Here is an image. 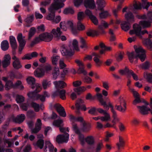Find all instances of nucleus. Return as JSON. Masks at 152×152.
Returning <instances> with one entry per match:
<instances>
[{
	"label": "nucleus",
	"mask_w": 152,
	"mask_h": 152,
	"mask_svg": "<svg viewBox=\"0 0 152 152\" xmlns=\"http://www.w3.org/2000/svg\"><path fill=\"white\" fill-rule=\"evenodd\" d=\"M110 15V14L107 11H103L99 14V17L101 19H104Z\"/></svg>",
	"instance_id": "obj_47"
},
{
	"label": "nucleus",
	"mask_w": 152,
	"mask_h": 152,
	"mask_svg": "<svg viewBox=\"0 0 152 152\" xmlns=\"http://www.w3.org/2000/svg\"><path fill=\"white\" fill-rule=\"evenodd\" d=\"M125 144V141L124 138L121 136H118V142L116 144L118 150H120L121 148L123 147Z\"/></svg>",
	"instance_id": "obj_30"
},
{
	"label": "nucleus",
	"mask_w": 152,
	"mask_h": 152,
	"mask_svg": "<svg viewBox=\"0 0 152 152\" xmlns=\"http://www.w3.org/2000/svg\"><path fill=\"white\" fill-rule=\"evenodd\" d=\"M11 57L8 54L5 55L3 58V60L1 62L3 68H6L10 65L11 63Z\"/></svg>",
	"instance_id": "obj_17"
},
{
	"label": "nucleus",
	"mask_w": 152,
	"mask_h": 152,
	"mask_svg": "<svg viewBox=\"0 0 152 152\" xmlns=\"http://www.w3.org/2000/svg\"><path fill=\"white\" fill-rule=\"evenodd\" d=\"M129 9H128L127 7H125L123 9L122 11L123 12H128L125 14V18L128 22H133L134 21V16L131 12H129Z\"/></svg>",
	"instance_id": "obj_18"
},
{
	"label": "nucleus",
	"mask_w": 152,
	"mask_h": 152,
	"mask_svg": "<svg viewBox=\"0 0 152 152\" xmlns=\"http://www.w3.org/2000/svg\"><path fill=\"white\" fill-rule=\"evenodd\" d=\"M151 21H147L146 20H142L140 22L139 24H135L133 26V29L129 31V34L131 35L135 34L140 38H142V35L145 33L148 34V31L145 30L141 31V27L142 26L143 28H148L151 26Z\"/></svg>",
	"instance_id": "obj_1"
},
{
	"label": "nucleus",
	"mask_w": 152,
	"mask_h": 152,
	"mask_svg": "<svg viewBox=\"0 0 152 152\" xmlns=\"http://www.w3.org/2000/svg\"><path fill=\"white\" fill-rule=\"evenodd\" d=\"M83 0H74V6L76 7H79L83 3Z\"/></svg>",
	"instance_id": "obj_61"
},
{
	"label": "nucleus",
	"mask_w": 152,
	"mask_h": 152,
	"mask_svg": "<svg viewBox=\"0 0 152 152\" xmlns=\"http://www.w3.org/2000/svg\"><path fill=\"white\" fill-rule=\"evenodd\" d=\"M59 57L58 56H53L52 58V64L54 65H56L58 64V60L59 59Z\"/></svg>",
	"instance_id": "obj_58"
},
{
	"label": "nucleus",
	"mask_w": 152,
	"mask_h": 152,
	"mask_svg": "<svg viewBox=\"0 0 152 152\" xmlns=\"http://www.w3.org/2000/svg\"><path fill=\"white\" fill-rule=\"evenodd\" d=\"M51 33L53 34L55 37L56 38H59L62 34V32L61 31V29L59 27H58L56 29H53Z\"/></svg>",
	"instance_id": "obj_26"
},
{
	"label": "nucleus",
	"mask_w": 152,
	"mask_h": 152,
	"mask_svg": "<svg viewBox=\"0 0 152 152\" xmlns=\"http://www.w3.org/2000/svg\"><path fill=\"white\" fill-rule=\"evenodd\" d=\"M34 88H35L34 92L36 93L39 92L41 91L42 88L41 87V84L39 83H36L33 86Z\"/></svg>",
	"instance_id": "obj_53"
},
{
	"label": "nucleus",
	"mask_w": 152,
	"mask_h": 152,
	"mask_svg": "<svg viewBox=\"0 0 152 152\" xmlns=\"http://www.w3.org/2000/svg\"><path fill=\"white\" fill-rule=\"evenodd\" d=\"M92 56H94L93 59L94 61L96 63V66H99L100 64L102 63V62L99 59V58L100 57V56L95 53H93L92 54Z\"/></svg>",
	"instance_id": "obj_33"
},
{
	"label": "nucleus",
	"mask_w": 152,
	"mask_h": 152,
	"mask_svg": "<svg viewBox=\"0 0 152 152\" xmlns=\"http://www.w3.org/2000/svg\"><path fill=\"white\" fill-rule=\"evenodd\" d=\"M86 34L88 36L93 37L98 35L99 32L96 31L90 30L86 32Z\"/></svg>",
	"instance_id": "obj_50"
},
{
	"label": "nucleus",
	"mask_w": 152,
	"mask_h": 152,
	"mask_svg": "<svg viewBox=\"0 0 152 152\" xmlns=\"http://www.w3.org/2000/svg\"><path fill=\"white\" fill-rule=\"evenodd\" d=\"M139 112L143 115H147L148 113L150 108L144 105L142 106H137Z\"/></svg>",
	"instance_id": "obj_22"
},
{
	"label": "nucleus",
	"mask_w": 152,
	"mask_h": 152,
	"mask_svg": "<svg viewBox=\"0 0 152 152\" xmlns=\"http://www.w3.org/2000/svg\"><path fill=\"white\" fill-rule=\"evenodd\" d=\"M25 119V116L23 114L19 115L13 120L14 122L20 123L23 122Z\"/></svg>",
	"instance_id": "obj_31"
},
{
	"label": "nucleus",
	"mask_w": 152,
	"mask_h": 152,
	"mask_svg": "<svg viewBox=\"0 0 152 152\" xmlns=\"http://www.w3.org/2000/svg\"><path fill=\"white\" fill-rule=\"evenodd\" d=\"M4 87L6 90H9L12 88H14V84L12 81L8 80L5 83Z\"/></svg>",
	"instance_id": "obj_38"
},
{
	"label": "nucleus",
	"mask_w": 152,
	"mask_h": 152,
	"mask_svg": "<svg viewBox=\"0 0 152 152\" xmlns=\"http://www.w3.org/2000/svg\"><path fill=\"white\" fill-rule=\"evenodd\" d=\"M143 43L148 48H152V42L149 39H145L143 41Z\"/></svg>",
	"instance_id": "obj_45"
},
{
	"label": "nucleus",
	"mask_w": 152,
	"mask_h": 152,
	"mask_svg": "<svg viewBox=\"0 0 152 152\" xmlns=\"http://www.w3.org/2000/svg\"><path fill=\"white\" fill-rule=\"evenodd\" d=\"M60 27L61 28L65 31L66 30L67 27H69L72 30V32L74 34H77V33L75 32L73 29V23L71 21H68L67 24L64 21L61 22L60 23Z\"/></svg>",
	"instance_id": "obj_11"
},
{
	"label": "nucleus",
	"mask_w": 152,
	"mask_h": 152,
	"mask_svg": "<svg viewBox=\"0 0 152 152\" xmlns=\"http://www.w3.org/2000/svg\"><path fill=\"white\" fill-rule=\"evenodd\" d=\"M77 27V29L79 31H83L85 28V26L81 23L80 21L78 22Z\"/></svg>",
	"instance_id": "obj_60"
},
{
	"label": "nucleus",
	"mask_w": 152,
	"mask_h": 152,
	"mask_svg": "<svg viewBox=\"0 0 152 152\" xmlns=\"http://www.w3.org/2000/svg\"><path fill=\"white\" fill-rule=\"evenodd\" d=\"M84 13L83 12H79L77 14V19L78 21L82 20L84 17Z\"/></svg>",
	"instance_id": "obj_63"
},
{
	"label": "nucleus",
	"mask_w": 152,
	"mask_h": 152,
	"mask_svg": "<svg viewBox=\"0 0 152 152\" xmlns=\"http://www.w3.org/2000/svg\"><path fill=\"white\" fill-rule=\"evenodd\" d=\"M25 38V36H23L21 33L19 34L17 37V40L19 43V51L20 54L21 53L26 44V41Z\"/></svg>",
	"instance_id": "obj_9"
},
{
	"label": "nucleus",
	"mask_w": 152,
	"mask_h": 152,
	"mask_svg": "<svg viewBox=\"0 0 152 152\" xmlns=\"http://www.w3.org/2000/svg\"><path fill=\"white\" fill-rule=\"evenodd\" d=\"M45 147L46 148H48L50 152H56L57 149L54 148L53 145L49 141H47L45 142Z\"/></svg>",
	"instance_id": "obj_24"
},
{
	"label": "nucleus",
	"mask_w": 152,
	"mask_h": 152,
	"mask_svg": "<svg viewBox=\"0 0 152 152\" xmlns=\"http://www.w3.org/2000/svg\"><path fill=\"white\" fill-rule=\"evenodd\" d=\"M41 126V120L39 119H37L35 125V128L34 129H32V132L34 133H37L40 129Z\"/></svg>",
	"instance_id": "obj_23"
},
{
	"label": "nucleus",
	"mask_w": 152,
	"mask_h": 152,
	"mask_svg": "<svg viewBox=\"0 0 152 152\" xmlns=\"http://www.w3.org/2000/svg\"><path fill=\"white\" fill-rule=\"evenodd\" d=\"M10 41L12 49L14 50L16 49L18 45L15 38L12 36H10Z\"/></svg>",
	"instance_id": "obj_27"
},
{
	"label": "nucleus",
	"mask_w": 152,
	"mask_h": 152,
	"mask_svg": "<svg viewBox=\"0 0 152 152\" xmlns=\"http://www.w3.org/2000/svg\"><path fill=\"white\" fill-rule=\"evenodd\" d=\"M82 126V127L81 128L80 130L81 131L84 132H88L90 130L91 127L90 125L86 126V124L85 126Z\"/></svg>",
	"instance_id": "obj_54"
},
{
	"label": "nucleus",
	"mask_w": 152,
	"mask_h": 152,
	"mask_svg": "<svg viewBox=\"0 0 152 152\" xmlns=\"http://www.w3.org/2000/svg\"><path fill=\"white\" fill-rule=\"evenodd\" d=\"M84 4L87 9H93L95 7L94 0H84Z\"/></svg>",
	"instance_id": "obj_21"
},
{
	"label": "nucleus",
	"mask_w": 152,
	"mask_h": 152,
	"mask_svg": "<svg viewBox=\"0 0 152 152\" xmlns=\"http://www.w3.org/2000/svg\"><path fill=\"white\" fill-rule=\"evenodd\" d=\"M44 144V142L43 139H39L37 142L34 143V145L36 147L42 149L43 147Z\"/></svg>",
	"instance_id": "obj_43"
},
{
	"label": "nucleus",
	"mask_w": 152,
	"mask_h": 152,
	"mask_svg": "<svg viewBox=\"0 0 152 152\" xmlns=\"http://www.w3.org/2000/svg\"><path fill=\"white\" fill-rule=\"evenodd\" d=\"M127 67H126L124 69H121L119 71V72L121 75H124L125 74H127L129 75L130 73V70Z\"/></svg>",
	"instance_id": "obj_51"
},
{
	"label": "nucleus",
	"mask_w": 152,
	"mask_h": 152,
	"mask_svg": "<svg viewBox=\"0 0 152 152\" xmlns=\"http://www.w3.org/2000/svg\"><path fill=\"white\" fill-rule=\"evenodd\" d=\"M65 93V90H58L53 92V96L54 97L59 96L62 99H64L66 98Z\"/></svg>",
	"instance_id": "obj_19"
},
{
	"label": "nucleus",
	"mask_w": 152,
	"mask_h": 152,
	"mask_svg": "<svg viewBox=\"0 0 152 152\" xmlns=\"http://www.w3.org/2000/svg\"><path fill=\"white\" fill-rule=\"evenodd\" d=\"M75 62L79 67L77 70V72L79 74L82 73L84 75H87V72L85 69V66L83 63L78 59L76 60Z\"/></svg>",
	"instance_id": "obj_12"
},
{
	"label": "nucleus",
	"mask_w": 152,
	"mask_h": 152,
	"mask_svg": "<svg viewBox=\"0 0 152 152\" xmlns=\"http://www.w3.org/2000/svg\"><path fill=\"white\" fill-rule=\"evenodd\" d=\"M105 1L104 0H99L97 3V8L98 10H102L105 7Z\"/></svg>",
	"instance_id": "obj_35"
},
{
	"label": "nucleus",
	"mask_w": 152,
	"mask_h": 152,
	"mask_svg": "<svg viewBox=\"0 0 152 152\" xmlns=\"http://www.w3.org/2000/svg\"><path fill=\"white\" fill-rule=\"evenodd\" d=\"M53 38V35L50 33H45L40 35L38 37L36 38L33 42L34 43H36L41 40L48 42L50 41Z\"/></svg>",
	"instance_id": "obj_7"
},
{
	"label": "nucleus",
	"mask_w": 152,
	"mask_h": 152,
	"mask_svg": "<svg viewBox=\"0 0 152 152\" xmlns=\"http://www.w3.org/2000/svg\"><path fill=\"white\" fill-rule=\"evenodd\" d=\"M96 96L97 97L99 102L104 107L107 106V104L104 101L103 99V96L101 94L98 93L96 94Z\"/></svg>",
	"instance_id": "obj_40"
},
{
	"label": "nucleus",
	"mask_w": 152,
	"mask_h": 152,
	"mask_svg": "<svg viewBox=\"0 0 152 152\" xmlns=\"http://www.w3.org/2000/svg\"><path fill=\"white\" fill-rule=\"evenodd\" d=\"M4 142L5 143L8 144V147H10L12 146L14 143L13 139H6L4 140Z\"/></svg>",
	"instance_id": "obj_59"
},
{
	"label": "nucleus",
	"mask_w": 152,
	"mask_h": 152,
	"mask_svg": "<svg viewBox=\"0 0 152 152\" xmlns=\"http://www.w3.org/2000/svg\"><path fill=\"white\" fill-rule=\"evenodd\" d=\"M78 42L76 39H74L70 42L68 46L62 45L61 46V53L63 56H66L71 55L75 50H79Z\"/></svg>",
	"instance_id": "obj_4"
},
{
	"label": "nucleus",
	"mask_w": 152,
	"mask_h": 152,
	"mask_svg": "<svg viewBox=\"0 0 152 152\" xmlns=\"http://www.w3.org/2000/svg\"><path fill=\"white\" fill-rule=\"evenodd\" d=\"M25 100L24 97L22 95H18L16 97V100L18 103H20L23 102Z\"/></svg>",
	"instance_id": "obj_52"
},
{
	"label": "nucleus",
	"mask_w": 152,
	"mask_h": 152,
	"mask_svg": "<svg viewBox=\"0 0 152 152\" xmlns=\"http://www.w3.org/2000/svg\"><path fill=\"white\" fill-rule=\"evenodd\" d=\"M142 18H145L146 19L150 21H152V11H149L147 13L146 15L143 16Z\"/></svg>",
	"instance_id": "obj_55"
},
{
	"label": "nucleus",
	"mask_w": 152,
	"mask_h": 152,
	"mask_svg": "<svg viewBox=\"0 0 152 152\" xmlns=\"http://www.w3.org/2000/svg\"><path fill=\"white\" fill-rule=\"evenodd\" d=\"M152 6V2H149L147 0H142V4L138 1H135L134 2L133 7L135 10H140L142 7L147 10L149 6Z\"/></svg>",
	"instance_id": "obj_6"
},
{
	"label": "nucleus",
	"mask_w": 152,
	"mask_h": 152,
	"mask_svg": "<svg viewBox=\"0 0 152 152\" xmlns=\"http://www.w3.org/2000/svg\"><path fill=\"white\" fill-rule=\"evenodd\" d=\"M34 16L33 15H28L25 19V21L28 23H31L34 20Z\"/></svg>",
	"instance_id": "obj_56"
},
{
	"label": "nucleus",
	"mask_w": 152,
	"mask_h": 152,
	"mask_svg": "<svg viewBox=\"0 0 152 152\" xmlns=\"http://www.w3.org/2000/svg\"><path fill=\"white\" fill-rule=\"evenodd\" d=\"M34 75L38 77H42L45 75V71L42 69L38 68L34 72Z\"/></svg>",
	"instance_id": "obj_29"
},
{
	"label": "nucleus",
	"mask_w": 152,
	"mask_h": 152,
	"mask_svg": "<svg viewBox=\"0 0 152 152\" xmlns=\"http://www.w3.org/2000/svg\"><path fill=\"white\" fill-rule=\"evenodd\" d=\"M121 25L122 29L125 31L129 30L131 27L130 24L126 21H123Z\"/></svg>",
	"instance_id": "obj_34"
},
{
	"label": "nucleus",
	"mask_w": 152,
	"mask_h": 152,
	"mask_svg": "<svg viewBox=\"0 0 152 152\" xmlns=\"http://www.w3.org/2000/svg\"><path fill=\"white\" fill-rule=\"evenodd\" d=\"M54 107L60 116L63 117L66 116V114L64 109L60 104H55L54 105Z\"/></svg>",
	"instance_id": "obj_16"
},
{
	"label": "nucleus",
	"mask_w": 152,
	"mask_h": 152,
	"mask_svg": "<svg viewBox=\"0 0 152 152\" xmlns=\"http://www.w3.org/2000/svg\"><path fill=\"white\" fill-rule=\"evenodd\" d=\"M110 107L111 108V110L112 113V117L113 118V120L112 121V123L115 124L116 122L119 121V119L117 117V114L116 112L114 109L112 105L110 102H109L108 104H107V106L105 107Z\"/></svg>",
	"instance_id": "obj_14"
},
{
	"label": "nucleus",
	"mask_w": 152,
	"mask_h": 152,
	"mask_svg": "<svg viewBox=\"0 0 152 152\" xmlns=\"http://www.w3.org/2000/svg\"><path fill=\"white\" fill-rule=\"evenodd\" d=\"M84 103V101L80 99H78L77 101L75 104L77 110L76 112L77 113H79L80 110L84 111H86V108L85 105L83 104Z\"/></svg>",
	"instance_id": "obj_13"
},
{
	"label": "nucleus",
	"mask_w": 152,
	"mask_h": 152,
	"mask_svg": "<svg viewBox=\"0 0 152 152\" xmlns=\"http://www.w3.org/2000/svg\"><path fill=\"white\" fill-rule=\"evenodd\" d=\"M144 76L148 82L149 83L152 82V74L147 72H145L144 74Z\"/></svg>",
	"instance_id": "obj_49"
},
{
	"label": "nucleus",
	"mask_w": 152,
	"mask_h": 152,
	"mask_svg": "<svg viewBox=\"0 0 152 152\" xmlns=\"http://www.w3.org/2000/svg\"><path fill=\"white\" fill-rule=\"evenodd\" d=\"M13 60L12 62V66L14 69H21L22 66L18 58L14 56L12 57Z\"/></svg>",
	"instance_id": "obj_15"
},
{
	"label": "nucleus",
	"mask_w": 152,
	"mask_h": 152,
	"mask_svg": "<svg viewBox=\"0 0 152 152\" xmlns=\"http://www.w3.org/2000/svg\"><path fill=\"white\" fill-rule=\"evenodd\" d=\"M1 48L3 51H6L8 49L9 47V43L7 40H4L1 44Z\"/></svg>",
	"instance_id": "obj_37"
},
{
	"label": "nucleus",
	"mask_w": 152,
	"mask_h": 152,
	"mask_svg": "<svg viewBox=\"0 0 152 152\" xmlns=\"http://www.w3.org/2000/svg\"><path fill=\"white\" fill-rule=\"evenodd\" d=\"M134 48L135 52H128L127 53L130 62H132L134 59L137 58V57L139 58L142 61H143L146 58L145 50L143 49L142 47L139 46L134 45Z\"/></svg>",
	"instance_id": "obj_3"
},
{
	"label": "nucleus",
	"mask_w": 152,
	"mask_h": 152,
	"mask_svg": "<svg viewBox=\"0 0 152 152\" xmlns=\"http://www.w3.org/2000/svg\"><path fill=\"white\" fill-rule=\"evenodd\" d=\"M28 84L31 86L32 88H34L33 86L35 85V79L31 77H28L26 79Z\"/></svg>",
	"instance_id": "obj_42"
},
{
	"label": "nucleus",
	"mask_w": 152,
	"mask_h": 152,
	"mask_svg": "<svg viewBox=\"0 0 152 152\" xmlns=\"http://www.w3.org/2000/svg\"><path fill=\"white\" fill-rule=\"evenodd\" d=\"M42 83V87L44 89H46L50 87L51 85L50 81H48L46 79L43 80Z\"/></svg>",
	"instance_id": "obj_36"
},
{
	"label": "nucleus",
	"mask_w": 152,
	"mask_h": 152,
	"mask_svg": "<svg viewBox=\"0 0 152 152\" xmlns=\"http://www.w3.org/2000/svg\"><path fill=\"white\" fill-rule=\"evenodd\" d=\"M31 106L32 107L35 111L38 112L40 109L43 110L44 107L42 105H39V104L34 102H32L31 104Z\"/></svg>",
	"instance_id": "obj_32"
},
{
	"label": "nucleus",
	"mask_w": 152,
	"mask_h": 152,
	"mask_svg": "<svg viewBox=\"0 0 152 152\" xmlns=\"http://www.w3.org/2000/svg\"><path fill=\"white\" fill-rule=\"evenodd\" d=\"M79 139L81 144L82 145H84L85 141L89 145H92L94 143V139L92 136H88L84 139V135L80 134L79 136Z\"/></svg>",
	"instance_id": "obj_8"
},
{
	"label": "nucleus",
	"mask_w": 152,
	"mask_h": 152,
	"mask_svg": "<svg viewBox=\"0 0 152 152\" xmlns=\"http://www.w3.org/2000/svg\"><path fill=\"white\" fill-rule=\"evenodd\" d=\"M66 0H54L48 9L50 13L46 16V19L52 22L55 16V12L57 10L63 7L64 6V2Z\"/></svg>",
	"instance_id": "obj_2"
},
{
	"label": "nucleus",
	"mask_w": 152,
	"mask_h": 152,
	"mask_svg": "<svg viewBox=\"0 0 152 152\" xmlns=\"http://www.w3.org/2000/svg\"><path fill=\"white\" fill-rule=\"evenodd\" d=\"M60 74L61 72L59 67L57 66L54 67L52 73L53 79L54 80L56 79Z\"/></svg>",
	"instance_id": "obj_25"
},
{
	"label": "nucleus",
	"mask_w": 152,
	"mask_h": 152,
	"mask_svg": "<svg viewBox=\"0 0 152 152\" xmlns=\"http://www.w3.org/2000/svg\"><path fill=\"white\" fill-rule=\"evenodd\" d=\"M69 134L68 133L58 135L56 138V141L59 143H67L69 140Z\"/></svg>",
	"instance_id": "obj_10"
},
{
	"label": "nucleus",
	"mask_w": 152,
	"mask_h": 152,
	"mask_svg": "<svg viewBox=\"0 0 152 152\" xmlns=\"http://www.w3.org/2000/svg\"><path fill=\"white\" fill-rule=\"evenodd\" d=\"M80 43L81 44L80 47L82 48H87L86 41L83 37H80Z\"/></svg>",
	"instance_id": "obj_48"
},
{
	"label": "nucleus",
	"mask_w": 152,
	"mask_h": 152,
	"mask_svg": "<svg viewBox=\"0 0 152 152\" xmlns=\"http://www.w3.org/2000/svg\"><path fill=\"white\" fill-rule=\"evenodd\" d=\"M69 118L70 121L72 122L76 121L80 122L81 123V125L85 126L86 124V122L83 120V118L82 117L75 118L72 115H70Z\"/></svg>",
	"instance_id": "obj_20"
},
{
	"label": "nucleus",
	"mask_w": 152,
	"mask_h": 152,
	"mask_svg": "<svg viewBox=\"0 0 152 152\" xmlns=\"http://www.w3.org/2000/svg\"><path fill=\"white\" fill-rule=\"evenodd\" d=\"M18 88L20 90H23L24 87L22 84L21 81L18 80L14 84V88Z\"/></svg>",
	"instance_id": "obj_44"
},
{
	"label": "nucleus",
	"mask_w": 152,
	"mask_h": 152,
	"mask_svg": "<svg viewBox=\"0 0 152 152\" xmlns=\"http://www.w3.org/2000/svg\"><path fill=\"white\" fill-rule=\"evenodd\" d=\"M97 110L100 113L103 114L104 115V116L93 117V119L95 121H97L99 119H100L101 121L103 122L107 121L110 120L111 117L110 115L106 110L100 108H98Z\"/></svg>",
	"instance_id": "obj_5"
},
{
	"label": "nucleus",
	"mask_w": 152,
	"mask_h": 152,
	"mask_svg": "<svg viewBox=\"0 0 152 152\" xmlns=\"http://www.w3.org/2000/svg\"><path fill=\"white\" fill-rule=\"evenodd\" d=\"M118 103L119 105H126L125 99L121 96L119 97L118 100Z\"/></svg>",
	"instance_id": "obj_64"
},
{
	"label": "nucleus",
	"mask_w": 152,
	"mask_h": 152,
	"mask_svg": "<svg viewBox=\"0 0 152 152\" xmlns=\"http://www.w3.org/2000/svg\"><path fill=\"white\" fill-rule=\"evenodd\" d=\"M35 96L36 98L34 99V100L39 99L42 102H44L45 101V97L43 95L37 94Z\"/></svg>",
	"instance_id": "obj_62"
},
{
	"label": "nucleus",
	"mask_w": 152,
	"mask_h": 152,
	"mask_svg": "<svg viewBox=\"0 0 152 152\" xmlns=\"http://www.w3.org/2000/svg\"><path fill=\"white\" fill-rule=\"evenodd\" d=\"M72 129L76 133L79 135L81 134H80V130L76 124L74 123L72 124Z\"/></svg>",
	"instance_id": "obj_57"
},
{
	"label": "nucleus",
	"mask_w": 152,
	"mask_h": 152,
	"mask_svg": "<svg viewBox=\"0 0 152 152\" xmlns=\"http://www.w3.org/2000/svg\"><path fill=\"white\" fill-rule=\"evenodd\" d=\"M53 84L56 88H63L66 86V84L62 81H55L53 82Z\"/></svg>",
	"instance_id": "obj_28"
},
{
	"label": "nucleus",
	"mask_w": 152,
	"mask_h": 152,
	"mask_svg": "<svg viewBox=\"0 0 152 152\" xmlns=\"http://www.w3.org/2000/svg\"><path fill=\"white\" fill-rule=\"evenodd\" d=\"M75 12L74 10L71 7H68L65 9L63 11V13L64 14H73Z\"/></svg>",
	"instance_id": "obj_46"
},
{
	"label": "nucleus",
	"mask_w": 152,
	"mask_h": 152,
	"mask_svg": "<svg viewBox=\"0 0 152 152\" xmlns=\"http://www.w3.org/2000/svg\"><path fill=\"white\" fill-rule=\"evenodd\" d=\"M53 124L54 126L58 127L59 128L61 126H64L63 121L61 119L55 120L53 122Z\"/></svg>",
	"instance_id": "obj_41"
},
{
	"label": "nucleus",
	"mask_w": 152,
	"mask_h": 152,
	"mask_svg": "<svg viewBox=\"0 0 152 152\" xmlns=\"http://www.w3.org/2000/svg\"><path fill=\"white\" fill-rule=\"evenodd\" d=\"M115 107L119 111L122 112H125L126 109V105H116Z\"/></svg>",
	"instance_id": "obj_39"
}]
</instances>
